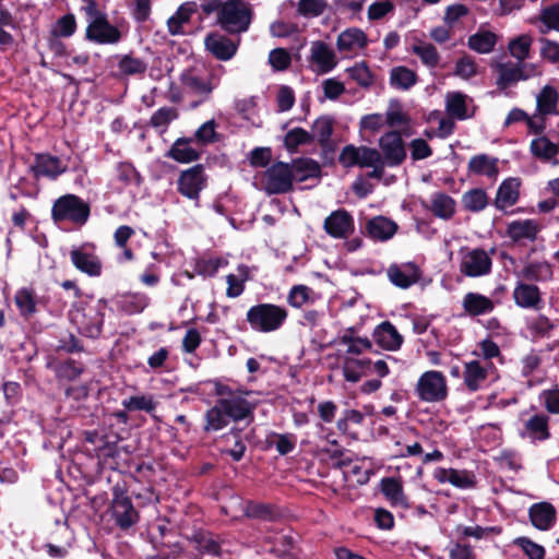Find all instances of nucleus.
Returning <instances> with one entry per match:
<instances>
[{"label": "nucleus", "instance_id": "25", "mask_svg": "<svg viewBox=\"0 0 559 559\" xmlns=\"http://www.w3.org/2000/svg\"><path fill=\"white\" fill-rule=\"evenodd\" d=\"M498 157L485 153L473 155L467 163L468 175L484 176L496 180L499 175Z\"/></svg>", "mask_w": 559, "mask_h": 559}, {"label": "nucleus", "instance_id": "19", "mask_svg": "<svg viewBox=\"0 0 559 559\" xmlns=\"http://www.w3.org/2000/svg\"><path fill=\"white\" fill-rule=\"evenodd\" d=\"M219 452L229 455L234 462H240L247 451V445L242 438V428L231 427L227 432L219 437Z\"/></svg>", "mask_w": 559, "mask_h": 559}, {"label": "nucleus", "instance_id": "18", "mask_svg": "<svg viewBox=\"0 0 559 559\" xmlns=\"http://www.w3.org/2000/svg\"><path fill=\"white\" fill-rule=\"evenodd\" d=\"M243 514L250 520L277 522L283 518L284 512L274 503L247 500L243 504Z\"/></svg>", "mask_w": 559, "mask_h": 559}, {"label": "nucleus", "instance_id": "41", "mask_svg": "<svg viewBox=\"0 0 559 559\" xmlns=\"http://www.w3.org/2000/svg\"><path fill=\"white\" fill-rule=\"evenodd\" d=\"M498 79L497 85L500 90L509 88L515 85L518 82L523 81L521 68L519 63L503 62L498 63L497 67Z\"/></svg>", "mask_w": 559, "mask_h": 559}, {"label": "nucleus", "instance_id": "50", "mask_svg": "<svg viewBox=\"0 0 559 559\" xmlns=\"http://www.w3.org/2000/svg\"><path fill=\"white\" fill-rule=\"evenodd\" d=\"M531 153L543 162H549L559 153V146L551 142L547 136H539L532 140Z\"/></svg>", "mask_w": 559, "mask_h": 559}, {"label": "nucleus", "instance_id": "15", "mask_svg": "<svg viewBox=\"0 0 559 559\" xmlns=\"http://www.w3.org/2000/svg\"><path fill=\"white\" fill-rule=\"evenodd\" d=\"M323 229L332 238L346 239L355 230V221L347 210L338 209L325 217Z\"/></svg>", "mask_w": 559, "mask_h": 559}, {"label": "nucleus", "instance_id": "32", "mask_svg": "<svg viewBox=\"0 0 559 559\" xmlns=\"http://www.w3.org/2000/svg\"><path fill=\"white\" fill-rule=\"evenodd\" d=\"M464 311L471 317H479L490 313L495 309V302L487 296L469 292L462 300Z\"/></svg>", "mask_w": 559, "mask_h": 559}, {"label": "nucleus", "instance_id": "55", "mask_svg": "<svg viewBox=\"0 0 559 559\" xmlns=\"http://www.w3.org/2000/svg\"><path fill=\"white\" fill-rule=\"evenodd\" d=\"M84 370L85 366L83 362L72 358H68L57 365L56 374L60 379L74 381L81 377Z\"/></svg>", "mask_w": 559, "mask_h": 559}, {"label": "nucleus", "instance_id": "60", "mask_svg": "<svg viewBox=\"0 0 559 559\" xmlns=\"http://www.w3.org/2000/svg\"><path fill=\"white\" fill-rule=\"evenodd\" d=\"M148 305V297L145 294H130L122 297L121 309L128 314L142 312Z\"/></svg>", "mask_w": 559, "mask_h": 559}, {"label": "nucleus", "instance_id": "39", "mask_svg": "<svg viewBox=\"0 0 559 559\" xmlns=\"http://www.w3.org/2000/svg\"><path fill=\"white\" fill-rule=\"evenodd\" d=\"M455 200L444 192H436L431 197L429 210L432 214L442 219H450L455 214Z\"/></svg>", "mask_w": 559, "mask_h": 559}, {"label": "nucleus", "instance_id": "1", "mask_svg": "<svg viewBox=\"0 0 559 559\" xmlns=\"http://www.w3.org/2000/svg\"><path fill=\"white\" fill-rule=\"evenodd\" d=\"M107 309L108 301L104 298L96 301H78L72 305L69 318L82 336L97 340L103 332Z\"/></svg>", "mask_w": 559, "mask_h": 559}, {"label": "nucleus", "instance_id": "7", "mask_svg": "<svg viewBox=\"0 0 559 559\" xmlns=\"http://www.w3.org/2000/svg\"><path fill=\"white\" fill-rule=\"evenodd\" d=\"M207 186V176L202 164H197L180 171L177 179V191L200 206V193Z\"/></svg>", "mask_w": 559, "mask_h": 559}, {"label": "nucleus", "instance_id": "59", "mask_svg": "<svg viewBox=\"0 0 559 559\" xmlns=\"http://www.w3.org/2000/svg\"><path fill=\"white\" fill-rule=\"evenodd\" d=\"M217 123L214 119L202 123L194 132L193 142H198L202 145H209L219 140V134L216 132Z\"/></svg>", "mask_w": 559, "mask_h": 559}, {"label": "nucleus", "instance_id": "48", "mask_svg": "<svg viewBox=\"0 0 559 559\" xmlns=\"http://www.w3.org/2000/svg\"><path fill=\"white\" fill-rule=\"evenodd\" d=\"M497 40L493 32L480 29L468 37L467 46L478 53H489L495 49Z\"/></svg>", "mask_w": 559, "mask_h": 559}, {"label": "nucleus", "instance_id": "9", "mask_svg": "<svg viewBox=\"0 0 559 559\" xmlns=\"http://www.w3.org/2000/svg\"><path fill=\"white\" fill-rule=\"evenodd\" d=\"M85 39L96 45H117L122 39L121 31L108 20V15L87 22Z\"/></svg>", "mask_w": 559, "mask_h": 559}, {"label": "nucleus", "instance_id": "47", "mask_svg": "<svg viewBox=\"0 0 559 559\" xmlns=\"http://www.w3.org/2000/svg\"><path fill=\"white\" fill-rule=\"evenodd\" d=\"M466 99L467 96L461 92L448 93L445 98L447 114L457 120H465L471 118L472 115L467 114Z\"/></svg>", "mask_w": 559, "mask_h": 559}, {"label": "nucleus", "instance_id": "37", "mask_svg": "<svg viewBox=\"0 0 559 559\" xmlns=\"http://www.w3.org/2000/svg\"><path fill=\"white\" fill-rule=\"evenodd\" d=\"M368 45L367 35L356 27L343 31L336 40V47L340 51H353L356 48H365Z\"/></svg>", "mask_w": 559, "mask_h": 559}, {"label": "nucleus", "instance_id": "13", "mask_svg": "<svg viewBox=\"0 0 559 559\" xmlns=\"http://www.w3.org/2000/svg\"><path fill=\"white\" fill-rule=\"evenodd\" d=\"M492 269V260L483 248H475L465 253L460 263V271L468 277L488 275Z\"/></svg>", "mask_w": 559, "mask_h": 559}, {"label": "nucleus", "instance_id": "23", "mask_svg": "<svg viewBox=\"0 0 559 559\" xmlns=\"http://www.w3.org/2000/svg\"><path fill=\"white\" fill-rule=\"evenodd\" d=\"M522 438H528L532 442H543L550 438L549 416L539 413L534 414L523 424L520 431Z\"/></svg>", "mask_w": 559, "mask_h": 559}, {"label": "nucleus", "instance_id": "10", "mask_svg": "<svg viewBox=\"0 0 559 559\" xmlns=\"http://www.w3.org/2000/svg\"><path fill=\"white\" fill-rule=\"evenodd\" d=\"M378 144L381 150L379 151L381 153V159L384 160L389 167H397L405 162L407 152L400 131H386L380 136Z\"/></svg>", "mask_w": 559, "mask_h": 559}, {"label": "nucleus", "instance_id": "58", "mask_svg": "<svg viewBox=\"0 0 559 559\" xmlns=\"http://www.w3.org/2000/svg\"><path fill=\"white\" fill-rule=\"evenodd\" d=\"M76 28L78 23L75 15L73 13H67L56 21L51 29V35L53 37L68 38L76 32Z\"/></svg>", "mask_w": 559, "mask_h": 559}, {"label": "nucleus", "instance_id": "44", "mask_svg": "<svg viewBox=\"0 0 559 559\" xmlns=\"http://www.w3.org/2000/svg\"><path fill=\"white\" fill-rule=\"evenodd\" d=\"M464 383L468 391L476 392L481 383L487 379L488 372L478 360H472L465 364Z\"/></svg>", "mask_w": 559, "mask_h": 559}, {"label": "nucleus", "instance_id": "26", "mask_svg": "<svg viewBox=\"0 0 559 559\" xmlns=\"http://www.w3.org/2000/svg\"><path fill=\"white\" fill-rule=\"evenodd\" d=\"M540 227L534 219H515L507 225L506 235L514 243H519L522 240L535 241Z\"/></svg>", "mask_w": 559, "mask_h": 559}, {"label": "nucleus", "instance_id": "20", "mask_svg": "<svg viewBox=\"0 0 559 559\" xmlns=\"http://www.w3.org/2000/svg\"><path fill=\"white\" fill-rule=\"evenodd\" d=\"M522 180L519 177L506 178L498 187L493 205L499 211L515 205L520 200Z\"/></svg>", "mask_w": 559, "mask_h": 559}, {"label": "nucleus", "instance_id": "3", "mask_svg": "<svg viewBox=\"0 0 559 559\" xmlns=\"http://www.w3.org/2000/svg\"><path fill=\"white\" fill-rule=\"evenodd\" d=\"M288 311L285 307L271 302H260L251 306L246 313L250 329L258 333L278 331L286 322Z\"/></svg>", "mask_w": 559, "mask_h": 559}, {"label": "nucleus", "instance_id": "28", "mask_svg": "<svg viewBox=\"0 0 559 559\" xmlns=\"http://www.w3.org/2000/svg\"><path fill=\"white\" fill-rule=\"evenodd\" d=\"M193 138H178L166 152L165 156L180 164H190L199 160L201 152L191 146Z\"/></svg>", "mask_w": 559, "mask_h": 559}, {"label": "nucleus", "instance_id": "29", "mask_svg": "<svg viewBox=\"0 0 559 559\" xmlns=\"http://www.w3.org/2000/svg\"><path fill=\"white\" fill-rule=\"evenodd\" d=\"M310 61L317 66V72L322 74L331 72L337 64L335 52L321 40L312 44Z\"/></svg>", "mask_w": 559, "mask_h": 559}, {"label": "nucleus", "instance_id": "54", "mask_svg": "<svg viewBox=\"0 0 559 559\" xmlns=\"http://www.w3.org/2000/svg\"><path fill=\"white\" fill-rule=\"evenodd\" d=\"M116 176L118 181H120L124 187H140L143 182V178L140 173L129 162H121L117 164Z\"/></svg>", "mask_w": 559, "mask_h": 559}, {"label": "nucleus", "instance_id": "21", "mask_svg": "<svg viewBox=\"0 0 559 559\" xmlns=\"http://www.w3.org/2000/svg\"><path fill=\"white\" fill-rule=\"evenodd\" d=\"M512 296L515 305L520 308L535 310L543 308L542 293L535 284L518 282Z\"/></svg>", "mask_w": 559, "mask_h": 559}, {"label": "nucleus", "instance_id": "57", "mask_svg": "<svg viewBox=\"0 0 559 559\" xmlns=\"http://www.w3.org/2000/svg\"><path fill=\"white\" fill-rule=\"evenodd\" d=\"M314 292L306 285H295L287 295V302L294 308H301L304 305L313 301Z\"/></svg>", "mask_w": 559, "mask_h": 559}, {"label": "nucleus", "instance_id": "34", "mask_svg": "<svg viewBox=\"0 0 559 559\" xmlns=\"http://www.w3.org/2000/svg\"><path fill=\"white\" fill-rule=\"evenodd\" d=\"M380 487L382 495L391 502L392 506L409 508L401 479L395 477H384L380 481Z\"/></svg>", "mask_w": 559, "mask_h": 559}, {"label": "nucleus", "instance_id": "38", "mask_svg": "<svg viewBox=\"0 0 559 559\" xmlns=\"http://www.w3.org/2000/svg\"><path fill=\"white\" fill-rule=\"evenodd\" d=\"M190 540L195 544V549L200 555H210L221 557L222 546L207 531H198L193 533Z\"/></svg>", "mask_w": 559, "mask_h": 559}, {"label": "nucleus", "instance_id": "16", "mask_svg": "<svg viewBox=\"0 0 559 559\" xmlns=\"http://www.w3.org/2000/svg\"><path fill=\"white\" fill-rule=\"evenodd\" d=\"M205 49L217 60L228 61L238 50V41L218 32L209 33L204 38Z\"/></svg>", "mask_w": 559, "mask_h": 559}, {"label": "nucleus", "instance_id": "61", "mask_svg": "<svg viewBox=\"0 0 559 559\" xmlns=\"http://www.w3.org/2000/svg\"><path fill=\"white\" fill-rule=\"evenodd\" d=\"M532 38L530 35H520L509 43V51L518 62L525 61L530 56Z\"/></svg>", "mask_w": 559, "mask_h": 559}, {"label": "nucleus", "instance_id": "56", "mask_svg": "<svg viewBox=\"0 0 559 559\" xmlns=\"http://www.w3.org/2000/svg\"><path fill=\"white\" fill-rule=\"evenodd\" d=\"M118 69L121 74L127 76L144 74L147 70V63L143 59L133 57L132 53H128L120 58Z\"/></svg>", "mask_w": 559, "mask_h": 559}, {"label": "nucleus", "instance_id": "5", "mask_svg": "<svg viewBox=\"0 0 559 559\" xmlns=\"http://www.w3.org/2000/svg\"><path fill=\"white\" fill-rule=\"evenodd\" d=\"M252 16L251 7L243 0H227L216 22L228 34H241L249 29Z\"/></svg>", "mask_w": 559, "mask_h": 559}, {"label": "nucleus", "instance_id": "35", "mask_svg": "<svg viewBox=\"0 0 559 559\" xmlns=\"http://www.w3.org/2000/svg\"><path fill=\"white\" fill-rule=\"evenodd\" d=\"M289 164L294 169V181L304 182L310 178L321 177L320 164L310 157H298Z\"/></svg>", "mask_w": 559, "mask_h": 559}, {"label": "nucleus", "instance_id": "27", "mask_svg": "<svg viewBox=\"0 0 559 559\" xmlns=\"http://www.w3.org/2000/svg\"><path fill=\"white\" fill-rule=\"evenodd\" d=\"M397 224L382 215L370 218L366 224V234L376 241H386L397 231Z\"/></svg>", "mask_w": 559, "mask_h": 559}, {"label": "nucleus", "instance_id": "36", "mask_svg": "<svg viewBox=\"0 0 559 559\" xmlns=\"http://www.w3.org/2000/svg\"><path fill=\"white\" fill-rule=\"evenodd\" d=\"M519 276L530 282H549L554 277L552 265L547 261H533L526 263Z\"/></svg>", "mask_w": 559, "mask_h": 559}, {"label": "nucleus", "instance_id": "42", "mask_svg": "<svg viewBox=\"0 0 559 559\" xmlns=\"http://www.w3.org/2000/svg\"><path fill=\"white\" fill-rule=\"evenodd\" d=\"M312 143L313 136L301 127L288 130L283 140V145L289 154H296L301 145H310Z\"/></svg>", "mask_w": 559, "mask_h": 559}, {"label": "nucleus", "instance_id": "8", "mask_svg": "<svg viewBox=\"0 0 559 559\" xmlns=\"http://www.w3.org/2000/svg\"><path fill=\"white\" fill-rule=\"evenodd\" d=\"M416 393L420 401L428 403L445 400L448 396L445 377L436 370L424 372L416 384Z\"/></svg>", "mask_w": 559, "mask_h": 559}, {"label": "nucleus", "instance_id": "6", "mask_svg": "<svg viewBox=\"0 0 559 559\" xmlns=\"http://www.w3.org/2000/svg\"><path fill=\"white\" fill-rule=\"evenodd\" d=\"M263 183L267 195L289 193L294 191V169L289 163L275 162L264 171Z\"/></svg>", "mask_w": 559, "mask_h": 559}, {"label": "nucleus", "instance_id": "51", "mask_svg": "<svg viewBox=\"0 0 559 559\" xmlns=\"http://www.w3.org/2000/svg\"><path fill=\"white\" fill-rule=\"evenodd\" d=\"M417 74L415 71L404 66L395 67L390 72V84L397 90H409L417 82Z\"/></svg>", "mask_w": 559, "mask_h": 559}, {"label": "nucleus", "instance_id": "62", "mask_svg": "<svg viewBox=\"0 0 559 559\" xmlns=\"http://www.w3.org/2000/svg\"><path fill=\"white\" fill-rule=\"evenodd\" d=\"M513 543L522 549L528 559H545V548L531 538L522 536L515 538Z\"/></svg>", "mask_w": 559, "mask_h": 559}, {"label": "nucleus", "instance_id": "46", "mask_svg": "<svg viewBox=\"0 0 559 559\" xmlns=\"http://www.w3.org/2000/svg\"><path fill=\"white\" fill-rule=\"evenodd\" d=\"M559 94L551 85H545L537 95V111L543 116L558 115Z\"/></svg>", "mask_w": 559, "mask_h": 559}, {"label": "nucleus", "instance_id": "14", "mask_svg": "<svg viewBox=\"0 0 559 559\" xmlns=\"http://www.w3.org/2000/svg\"><path fill=\"white\" fill-rule=\"evenodd\" d=\"M243 395L238 394L234 397L217 399L225 415L233 423L248 420L250 424L254 420L255 404L248 401Z\"/></svg>", "mask_w": 559, "mask_h": 559}, {"label": "nucleus", "instance_id": "11", "mask_svg": "<svg viewBox=\"0 0 559 559\" xmlns=\"http://www.w3.org/2000/svg\"><path fill=\"white\" fill-rule=\"evenodd\" d=\"M381 153L373 147L366 145L355 146L345 145L338 156V162L344 168H368L377 162H380Z\"/></svg>", "mask_w": 559, "mask_h": 559}, {"label": "nucleus", "instance_id": "30", "mask_svg": "<svg viewBox=\"0 0 559 559\" xmlns=\"http://www.w3.org/2000/svg\"><path fill=\"white\" fill-rule=\"evenodd\" d=\"M374 342L386 350H396L403 344V337L390 321H383L373 331Z\"/></svg>", "mask_w": 559, "mask_h": 559}, {"label": "nucleus", "instance_id": "43", "mask_svg": "<svg viewBox=\"0 0 559 559\" xmlns=\"http://www.w3.org/2000/svg\"><path fill=\"white\" fill-rule=\"evenodd\" d=\"M461 203L465 211L478 213L487 207L489 197L484 189L473 188L463 193Z\"/></svg>", "mask_w": 559, "mask_h": 559}, {"label": "nucleus", "instance_id": "45", "mask_svg": "<svg viewBox=\"0 0 559 559\" xmlns=\"http://www.w3.org/2000/svg\"><path fill=\"white\" fill-rule=\"evenodd\" d=\"M14 302L20 316L28 319L37 312L36 296L32 288L22 287L14 295Z\"/></svg>", "mask_w": 559, "mask_h": 559}, {"label": "nucleus", "instance_id": "22", "mask_svg": "<svg viewBox=\"0 0 559 559\" xmlns=\"http://www.w3.org/2000/svg\"><path fill=\"white\" fill-rule=\"evenodd\" d=\"M334 118L328 115L317 118L312 126L310 135L313 136V142L317 140L319 146L324 154L334 153L335 144L331 140L334 131Z\"/></svg>", "mask_w": 559, "mask_h": 559}, {"label": "nucleus", "instance_id": "63", "mask_svg": "<svg viewBox=\"0 0 559 559\" xmlns=\"http://www.w3.org/2000/svg\"><path fill=\"white\" fill-rule=\"evenodd\" d=\"M326 7L325 0H298L297 12L305 17H317L325 11Z\"/></svg>", "mask_w": 559, "mask_h": 559}, {"label": "nucleus", "instance_id": "31", "mask_svg": "<svg viewBox=\"0 0 559 559\" xmlns=\"http://www.w3.org/2000/svg\"><path fill=\"white\" fill-rule=\"evenodd\" d=\"M70 259L73 265L82 273L88 276H99L102 274V262L99 258L93 253L85 252L82 248L72 249Z\"/></svg>", "mask_w": 559, "mask_h": 559}, {"label": "nucleus", "instance_id": "52", "mask_svg": "<svg viewBox=\"0 0 559 559\" xmlns=\"http://www.w3.org/2000/svg\"><path fill=\"white\" fill-rule=\"evenodd\" d=\"M539 32L547 34L550 31L559 32V1L551 3L540 10L539 13Z\"/></svg>", "mask_w": 559, "mask_h": 559}, {"label": "nucleus", "instance_id": "2", "mask_svg": "<svg viewBox=\"0 0 559 559\" xmlns=\"http://www.w3.org/2000/svg\"><path fill=\"white\" fill-rule=\"evenodd\" d=\"M115 525L121 531H128L140 522V512L133 504L128 492V485L123 481L116 483L111 488V500L107 510Z\"/></svg>", "mask_w": 559, "mask_h": 559}, {"label": "nucleus", "instance_id": "53", "mask_svg": "<svg viewBox=\"0 0 559 559\" xmlns=\"http://www.w3.org/2000/svg\"><path fill=\"white\" fill-rule=\"evenodd\" d=\"M412 52L419 57L423 64H425L429 69H435L439 66L440 55L432 44H415L412 46Z\"/></svg>", "mask_w": 559, "mask_h": 559}, {"label": "nucleus", "instance_id": "64", "mask_svg": "<svg viewBox=\"0 0 559 559\" xmlns=\"http://www.w3.org/2000/svg\"><path fill=\"white\" fill-rule=\"evenodd\" d=\"M540 44L539 55L540 57L550 63L559 62V43L547 37H540L538 39Z\"/></svg>", "mask_w": 559, "mask_h": 559}, {"label": "nucleus", "instance_id": "17", "mask_svg": "<svg viewBox=\"0 0 559 559\" xmlns=\"http://www.w3.org/2000/svg\"><path fill=\"white\" fill-rule=\"evenodd\" d=\"M34 159L31 171L37 179L40 177L56 179L67 171V166L62 165L60 158L48 153L35 154Z\"/></svg>", "mask_w": 559, "mask_h": 559}, {"label": "nucleus", "instance_id": "4", "mask_svg": "<svg viewBox=\"0 0 559 559\" xmlns=\"http://www.w3.org/2000/svg\"><path fill=\"white\" fill-rule=\"evenodd\" d=\"M91 216V205L81 197L67 193L56 199L51 206V219L55 224L71 223L84 226Z\"/></svg>", "mask_w": 559, "mask_h": 559}, {"label": "nucleus", "instance_id": "33", "mask_svg": "<svg viewBox=\"0 0 559 559\" xmlns=\"http://www.w3.org/2000/svg\"><path fill=\"white\" fill-rule=\"evenodd\" d=\"M404 271L399 265H391L388 270L390 281L400 288H408L419 280V269L415 263L405 265Z\"/></svg>", "mask_w": 559, "mask_h": 559}, {"label": "nucleus", "instance_id": "24", "mask_svg": "<svg viewBox=\"0 0 559 559\" xmlns=\"http://www.w3.org/2000/svg\"><path fill=\"white\" fill-rule=\"evenodd\" d=\"M528 518L535 528L548 531L557 521V511L550 502L542 501L530 507Z\"/></svg>", "mask_w": 559, "mask_h": 559}, {"label": "nucleus", "instance_id": "12", "mask_svg": "<svg viewBox=\"0 0 559 559\" xmlns=\"http://www.w3.org/2000/svg\"><path fill=\"white\" fill-rule=\"evenodd\" d=\"M180 81L189 93L198 96V99L191 102V109H197L199 106L210 100L211 94L215 88L211 78L199 76L194 73L193 70H187L182 72Z\"/></svg>", "mask_w": 559, "mask_h": 559}, {"label": "nucleus", "instance_id": "40", "mask_svg": "<svg viewBox=\"0 0 559 559\" xmlns=\"http://www.w3.org/2000/svg\"><path fill=\"white\" fill-rule=\"evenodd\" d=\"M97 459L110 469H119V456L121 448L117 441H110L108 438L95 448Z\"/></svg>", "mask_w": 559, "mask_h": 559}, {"label": "nucleus", "instance_id": "49", "mask_svg": "<svg viewBox=\"0 0 559 559\" xmlns=\"http://www.w3.org/2000/svg\"><path fill=\"white\" fill-rule=\"evenodd\" d=\"M205 424L203 431L206 433L214 432L226 428L230 420L225 415L223 408L216 400L214 406L210 407L204 415Z\"/></svg>", "mask_w": 559, "mask_h": 559}]
</instances>
